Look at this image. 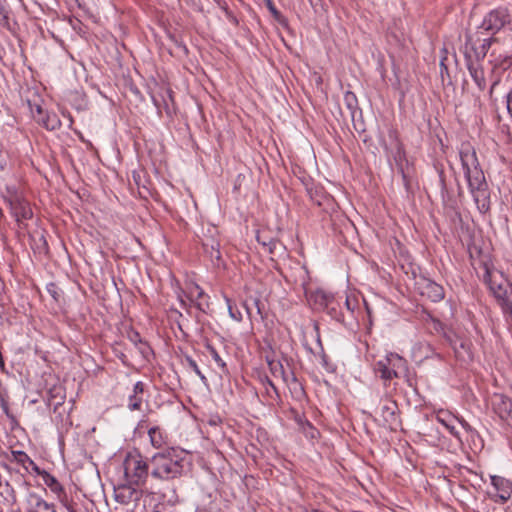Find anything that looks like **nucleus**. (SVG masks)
Wrapping results in <instances>:
<instances>
[{
  "instance_id": "34",
  "label": "nucleus",
  "mask_w": 512,
  "mask_h": 512,
  "mask_svg": "<svg viewBox=\"0 0 512 512\" xmlns=\"http://www.w3.org/2000/svg\"><path fill=\"white\" fill-rule=\"evenodd\" d=\"M29 106H30L31 114L35 120L37 117H44L45 112H44L43 108L41 107V105H39V104L31 105V103L29 102Z\"/></svg>"
},
{
  "instance_id": "15",
  "label": "nucleus",
  "mask_w": 512,
  "mask_h": 512,
  "mask_svg": "<svg viewBox=\"0 0 512 512\" xmlns=\"http://www.w3.org/2000/svg\"><path fill=\"white\" fill-rule=\"evenodd\" d=\"M145 388L146 385L142 381H138L134 384L132 393L128 396L127 407L130 411H139L142 409Z\"/></svg>"
},
{
  "instance_id": "42",
  "label": "nucleus",
  "mask_w": 512,
  "mask_h": 512,
  "mask_svg": "<svg viewBox=\"0 0 512 512\" xmlns=\"http://www.w3.org/2000/svg\"><path fill=\"white\" fill-rule=\"evenodd\" d=\"M507 110L512 116V89L510 90L508 96H507Z\"/></svg>"
},
{
  "instance_id": "9",
  "label": "nucleus",
  "mask_w": 512,
  "mask_h": 512,
  "mask_svg": "<svg viewBox=\"0 0 512 512\" xmlns=\"http://www.w3.org/2000/svg\"><path fill=\"white\" fill-rule=\"evenodd\" d=\"M217 230L215 227L207 229L206 233H203L201 237V243L204 252L209 256L211 261H219L221 258L220 243L216 238Z\"/></svg>"
},
{
  "instance_id": "21",
  "label": "nucleus",
  "mask_w": 512,
  "mask_h": 512,
  "mask_svg": "<svg viewBox=\"0 0 512 512\" xmlns=\"http://www.w3.org/2000/svg\"><path fill=\"white\" fill-rule=\"evenodd\" d=\"M11 212L17 222L22 220L30 219L33 215L32 209L29 203L21 200H15L10 203Z\"/></svg>"
},
{
  "instance_id": "30",
  "label": "nucleus",
  "mask_w": 512,
  "mask_h": 512,
  "mask_svg": "<svg viewBox=\"0 0 512 512\" xmlns=\"http://www.w3.org/2000/svg\"><path fill=\"white\" fill-rule=\"evenodd\" d=\"M148 435L150 438L151 445L154 448L159 449L165 444L163 434L158 427L150 428L148 431Z\"/></svg>"
},
{
  "instance_id": "5",
  "label": "nucleus",
  "mask_w": 512,
  "mask_h": 512,
  "mask_svg": "<svg viewBox=\"0 0 512 512\" xmlns=\"http://www.w3.org/2000/svg\"><path fill=\"white\" fill-rule=\"evenodd\" d=\"M375 421L391 431H397L402 426L401 413L398 404L389 396L380 399L374 410Z\"/></svg>"
},
{
  "instance_id": "22",
  "label": "nucleus",
  "mask_w": 512,
  "mask_h": 512,
  "mask_svg": "<svg viewBox=\"0 0 512 512\" xmlns=\"http://www.w3.org/2000/svg\"><path fill=\"white\" fill-rule=\"evenodd\" d=\"M0 497L3 505L7 507H13L17 503L16 491L8 481L0 484Z\"/></svg>"
},
{
  "instance_id": "35",
  "label": "nucleus",
  "mask_w": 512,
  "mask_h": 512,
  "mask_svg": "<svg viewBox=\"0 0 512 512\" xmlns=\"http://www.w3.org/2000/svg\"><path fill=\"white\" fill-rule=\"evenodd\" d=\"M186 361L188 363V365L190 366V368H192V370L202 379V380H205V376L202 374V372L200 371L197 363L195 360H193L191 357L187 356L186 357Z\"/></svg>"
},
{
  "instance_id": "23",
  "label": "nucleus",
  "mask_w": 512,
  "mask_h": 512,
  "mask_svg": "<svg viewBox=\"0 0 512 512\" xmlns=\"http://www.w3.org/2000/svg\"><path fill=\"white\" fill-rule=\"evenodd\" d=\"M11 455L13 460L22 465L26 470L31 467L37 474H41L39 467L24 451L13 450Z\"/></svg>"
},
{
  "instance_id": "17",
  "label": "nucleus",
  "mask_w": 512,
  "mask_h": 512,
  "mask_svg": "<svg viewBox=\"0 0 512 512\" xmlns=\"http://www.w3.org/2000/svg\"><path fill=\"white\" fill-rule=\"evenodd\" d=\"M421 295L429 298L432 302H439L444 298V289L441 285L431 280H424L420 287Z\"/></svg>"
},
{
  "instance_id": "10",
  "label": "nucleus",
  "mask_w": 512,
  "mask_h": 512,
  "mask_svg": "<svg viewBox=\"0 0 512 512\" xmlns=\"http://www.w3.org/2000/svg\"><path fill=\"white\" fill-rule=\"evenodd\" d=\"M266 359L269 370L274 378H279L286 384H289V381L291 380L292 384L299 388L298 394L300 396L304 395L303 388L299 384L293 372L287 373L283 364L279 360L270 359L269 357Z\"/></svg>"
},
{
  "instance_id": "8",
  "label": "nucleus",
  "mask_w": 512,
  "mask_h": 512,
  "mask_svg": "<svg viewBox=\"0 0 512 512\" xmlns=\"http://www.w3.org/2000/svg\"><path fill=\"white\" fill-rule=\"evenodd\" d=\"M137 486L130 484L125 481V483L114 486V499L120 505L127 506L132 502H137L141 493L136 489Z\"/></svg>"
},
{
  "instance_id": "32",
  "label": "nucleus",
  "mask_w": 512,
  "mask_h": 512,
  "mask_svg": "<svg viewBox=\"0 0 512 512\" xmlns=\"http://www.w3.org/2000/svg\"><path fill=\"white\" fill-rule=\"evenodd\" d=\"M47 292L51 295L56 303H61V301L64 299L63 291L55 283H50L47 285Z\"/></svg>"
},
{
  "instance_id": "46",
  "label": "nucleus",
  "mask_w": 512,
  "mask_h": 512,
  "mask_svg": "<svg viewBox=\"0 0 512 512\" xmlns=\"http://www.w3.org/2000/svg\"><path fill=\"white\" fill-rule=\"evenodd\" d=\"M461 424L464 428H469V425L465 421H461Z\"/></svg>"
},
{
  "instance_id": "18",
  "label": "nucleus",
  "mask_w": 512,
  "mask_h": 512,
  "mask_svg": "<svg viewBox=\"0 0 512 512\" xmlns=\"http://www.w3.org/2000/svg\"><path fill=\"white\" fill-rule=\"evenodd\" d=\"M387 365H390V368L393 372L395 378L407 377V361L395 353H390L386 356Z\"/></svg>"
},
{
  "instance_id": "7",
  "label": "nucleus",
  "mask_w": 512,
  "mask_h": 512,
  "mask_svg": "<svg viewBox=\"0 0 512 512\" xmlns=\"http://www.w3.org/2000/svg\"><path fill=\"white\" fill-rule=\"evenodd\" d=\"M509 26L512 29V19L506 8H497L490 11L483 19L479 30L496 34L502 28Z\"/></svg>"
},
{
  "instance_id": "31",
  "label": "nucleus",
  "mask_w": 512,
  "mask_h": 512,
  "mask_svg": "<svg viewBox=\"0 0 512 512\" xmlns=\"http://www.w3.org/2000/svg\"><path fill=\"white\" fill-rule=\"evenodd\" d=\"M206 349L208 350L209 354L211 355V357L214 359V361L216 362V364L218 365V367L223 371V372H227V366H226V363L223 361V359L220 357V355L218 354L217 350L210 344H207L206 345Z\"/></svg>"
},
{
  "instance_id": "29",
  "label": "nucleus",
  "mask_w": 512,
  "mask_h": 512,
  "mask_svg": "<svg viewBox=\"0 0 512 512\" xmlns=\"http://www.w3.org/2000/svg\"><path fill=\"white\" fill-rule=\"evenodd\" d=\"M331 318L335 319L338 322H344V314L340 309L339 303L335 300V298L328 304V306L324 309Z\"/></svg>"
},
{
  "instance_id": "13",
  "label": "nucleus",
  "mask_w": 512,
  "mask_h": 512,
  "mask_svg": "<svg viewBox=\"0 0 512 512\" xmlns=\"http://www.w3.org/2000/svg\"><path fill=\"white\" fill-rule=\"evenodd\" d=\"M481 60H475L472 58H465L466 67L470 72L472 79L479 88L483 91L487 87L486 78L484 76L483 68L480 65Z\"/></svg>"
},
{
  "instance_id": "43",
  "label": "nucleus",
  "mask_w": 512,
  "mask_h": 512,
  "mask_svg": "<svg viewBox=\"0 0 512 512\" xmlns=\"http://www.w3.org/2000/svg\"><path fill=\"white\" fill-rule=\"evenodd\" d=\"M444 60H445V58H443L440 62V74H441V77L443 80H444V73L448 74V68L444 64Z\"/></svg>"
},
{
  "instance_id": "4",
  "label": "nucleus",
  "mask_w": 512,
  "mask_h": 512,
  "mask_svg": "<svg viewBox=\"0 0 512 512\" xmlns=\"http://www.w3.org/2000/svg\"><path fill=\"white\" fill-rule=\"evenodd\" d=\"M483 280L494 297L499 301L502 311L506 315L507 322L512 324V302L507 298L508 281L502 273L492 271L488 267H485Z\"/></svg>"
},
{
  "instance_id": "44",
  "label": "nucleus",
  "mask_w": 512,
  "mask_h": 512,
  "mask_svg": "<svg viewBox=\"0 0 512 512\" xmlns=\"http://www.w3.org/2000/svg\"><path fill=\"white\" fill-rule=\"evenodd\" d=\"M265 383H267V385L269 387L272 388V390L276 393V395L278 396V391H277V388L275 386V384L268 378V377H265Z\"/></svg>"
},
{
  "instance_id": "2",
  "label": "nucleus",
  "mask_w": 512,
  "mask_h": 512,
  "mask_svg": "<svg viewBox=\"0 0 512 512\" xmlns=\"http://www.w3.org/2000/svg\"><path fill=\"white\" fill-rule=\"evenodd\" d=\"M184 464V458L175 449L157 452L150 457V477L175 493V482L183 477Z\"/></svg>"
},
{
  "instance_id": "50",
  "label": "nucleus",
  "mask_w": 512,
  "mask_h": 512,
  "mask_svg": "<svg viewBox=\"0 0 512 512\" xmlns=\"http://www.w3.org/2000/svg\"><path fill=\"white\" fill-rule=\"evenodd\" d=\"M458 194H459V196L462 194V189L461 188H459Z\"/></svg>"
},
{
  "instance_id": "26",
  "label": "nucleus",
  "mask_w": 512,
  "mask_h": 512,
  "mask_svg": "<svg viewBox=\"0 0 512 512\" xmlns=\"http://www.w3.org/2000/svg\"><path fill=\"white\" fill-rule=\"evenodd\" d=\"M46 500H44L40 495H38L37 493H34V492H30L26 499H25V502H26V505H27V508H26V512H35V511H39L42 507V505L44 504Z\"/></svg>"
},
{
  "instance_id": "41",
  "label": "nucleus",
  "mask_w": 512,
  "mask_h": 512,
  "mask_svg": "<svg viewBox=\"0 0 512 512\" xmlns=\"http://www.w3.org/2000/svg\"><path fill=\"white\" fill-rule=\"evenodd\" d=\"M268 8L269 10L271 11V13L275 16L276 19L279 20V18L281 17L280 13L278 12V10L273 6V4L271 3V1H268Z\"/></svg>"
},
{
  "instance_id": "48",
  "label": "nucleus",
  "mask_w": 512,
  "mask_h": 512,
  "mask_svg": "<svg viewBox=\"0 0 512 512\" xmlns=\"http://www.w3.org/2000/svg\"><path fill=\"white\" fill-rule=\"evenodd\" d=\"M444 335H445V337L447 338V340H448L450 343H452V339H451V337H450V336H448L447 334H444Z\"/></svg>"
},
{
  "instance_id": "24",
  "label": "nucleus",
  "mask_w": 512,
  "mask_h": 512,
  "mask_svg": "<svg viewBox=\"0 0 512 512\" xmlns=\"http://www.w3.org/2000/svg\"><path fill=\"white\" fill-rule=\"evenodd\" d=\"M65 400V393L62 386H53L48 391V404L53 406L54 411L61 406Z\"/></svg>"
},
{
  "instance_id": "40",
  "label": "nucleus",
  "mask_w": 512,
  "mask_h": 512,
  "mask_svg": "<svg viewBox=\"0 0 512 512\" xmlns=\"http://www.w3.org/2000/svg\"><path fill=\"white\" fill-rule=\"evenodd\" d=\"M35 512H57L55 505L53 503H48L47 501L44 502L41 509L39 511Z\"/></svg>"
},
{
  "instance_id": "45",
  "label": "nucleus",
  "mask_w": 512,
  "mask_h": 512,
  "mask_svg": "<svg viewBox=\"0 0 512 512\" xmlns=\"http://www.w3.org/2000/svg\"><path fill=\"white\" fill-rule=\"evenodd\" d=\"M130 338L134 342H136L137 340H139V342H141L140 336H139V334L137 332H133V335Z\"/></svg>"
},
{
  "instance_id": "1",
  "label": "nucleus",
  "mask_w": 512,
  "mask_h": 512,
  "mask_svg": "<svg viewBox=\"0 0 512 512\" xmlns=\"http://www.w3.org/2000/svg\"><path fill=\"white\" fill-rule=\"evenodd\" d=\"M459 155L468 187L477 208L481 213H486L491 206L490 192L476 151L469 143H463Z\"/></svg>"
},
{
  "instance_id": "37",
  "label": "nucleus",
  "mask_w": 512,
  "mask_h": 512,
  "mask_svg": "<svg viewBox=\"0 0 512 512\" xmlns=\"http://www.w3.org/2000/svg\"><path fill=\"white\" fill-rule=\"evenodd\" d=\"M438 420L448 429V431L455 437L459 438V432L456 430L455 426L450 425L448 422H446L443 418L440 416L437 417Z\"/></svg>"
},
{
  "instance_id": "39",
  "label": "nucleus",
  "mask_w": 512,
  "mask_h": 512,
  "mask_svg": "<svg viewBox=\"0 0 512 512\" xmlns=\"http://www.w3.org/2000/svg\"><path fill=\"white\" fill-rule=\"evenodd\" d=\"M197 291H198V295H197V298H198V301L196 303V306L199 310L201 311H205V307H204V303L202 301V298L204 296V292L199 288L197 287Z\"/></svg>"
},
{
  "instance_id": "6",
  "label": "nucleus",
  "mask_w": 512,
  "mask_h": 512,
  "mask_svg": "<svg viewBox=\"0 0 512 512\" xmlns=\"http://www.w3.org/2000/svg\"><path fill=\"white\" fill-rule=\"evenodd\" d=\"M483 31L478 30L474 33L467 32L465 35V43L461 48L464 58H472L475 60H483L491 46L493 39L482 38Z\"/></svg>"
},
{
  "instance_id": "16",
  "label": "nucleus",
  "mask_w": 512,
  "mask_h": 512,
  "mask_svg": "<svg viewBox=\"0 0 512 512\" xmlns=\"http://www.w3.org/2000/svg\"><path fill=\"white\" fill-rule=\"evenodd\" d=\"M343 103L346 108V112L341 111L342 117L344 120L349 119L354 122L356 114H361L356 95L351 91H346L344 94Z\"/></svg>"
},
{
  "instance_id": "38",
  "label": "nucleus",
  "mask_w": 512,
  "mask_h": 512,
  "mask_svg": "<svg viewBox=\"0 0 512 512\" xmlns=\"http://www.w3.org/2000/svg\"><path fill=\"white\" fill-rule=\"evenodd\" d=\"M345 306L349 312L353 313L355 307L357 306V300L347 296L345 300Z\"/></svg>"
},
{
  "instance_id": "14",
  "label": "nucleus",
  "mask_w": 512,
  "mask_h": 512,
  "mask_svg": "<svg viewBox=\"0 0 512 512\" xmlns=\"http://www.w3.org/2000/svg\"><path fill=\"white\" fill-rule=\"evenodd\" d=\"M43 476L44 483L50 488V490L58 496L60 501L64 504V506L68 509L69 512H74L71 505L67 502V496L64 492L62 485L58 482V480L51 474L46 471H41Z\"/></svg>"
},
{
  "instance_id": "19",
  "label": "nucleus",
  "mask_w": 512,
  "mask_h": 512,
  "mask_svg": "<svg viewBox=\"0 0 512 512\" xmlns=\"http://www.w3.org/2000/svg\"><path fill=\"white\" fill-rule=\"evenodd\" d=\"M394 160H395L397 169L402 176L403 184H404L406 190H409L410 189V164L406 160L405 153L400 148L397 149V152L394 156Z\"/></svg>"
},
{
  "instance_id": "20",
  "label": "nucleus",
  "mask_w": 512,
  "mask_h": 512,
  "mask_svg": "<svg viewBox=\"0 0 512 512\" xmlns=\"http://www.w3.org/2000/svg\"><path fill=\"white\" fill-rule=\"evenodd\" d=\"M434 356L439 357V354L435 352L433 347L426 342L416 343L412 348V357L416 362H423L425 359L432 358Z\"/></svg>"
},
{
  "instance_id": "3",
  "label": "nucleus",
  "mask_w": 512,
  "mask_h": 512,
  "mask_svg": "<svg viewBox=\"0 0 512 512\" xmlns=\"http://www.w3.org/2000/svg\"><path fill=\"white\" fill-rule=\"evenodd\" d=\"M125 481L143 487L150 477V458L145 459L140 453H128L123 461Z\"/></svg>"
},
{
  "instance_id": "27",
  "label": "nucleus",
  "mask_w": 512,
  "mask_h": 512,
  "mask_svg": "<svg viewBox=\"0 0 512 512\" xmlns=\"http://www.w3.org/2000/svg\"><path fill=\"white\" fill-rule=\"evenodd\" d=\"M374 370L384 381H389L395 378L390 365H387L386 357L376 362Z\"/></svg>"
},
{
  "instance_id": "11",
  "label": "nucleus",
  "mask_w": 512,
  "mask_h": 512,
  "mask_svg": "<svg viewBox=\"0 0 512 512\" xmlns=\"http://www.w3.org/2000/svg\"><path fill=\"white\" fill-rule=\"evenodd\" d=\"M491 484L494 492H490L489 495L496 501L504 503L511 497L512 482L501 477L491 476Z\"/></svg>"
},
{
  "instance_id": "49",
  "label": "nucleus",
  "mask_w": 512,
  "mask_h": 512,
  "mask_svg": "<svg viewBox=\"0 0 512 512\" xmlns=\"http://www.w3.org/2000/svg\"><path fill=\"white\" fill-rule=\"evenodd\" d=\"M460 347L465 348V344L463 342H461Z\"/></svg>"
},
{
  "instance_id": "36",
  "label": "nucleus",
  "mask_w": 512,
  "mask_h": 512,
  "mask_svg": "<svg viewBox=\"0 0 512 512\" xmlns=\"http://www.w3.org/2000/svg\"><path fill=\"white\" fill-rule=\"evenodd\" d=\"M5 0L0 1V23L7 24L8 23V15L4 5Z\"/></svg>"
},
{
  "instance_id": "28",
  "label": "nucleus",
  "mask_w": 512,
  "mask_h": 512,
  "mask_svg": "<svg viewBox=\"0 0 512 512\" xmlns=\"http://www.w3.org/2000/svg\"><path fill=\"white\" fill-rule=\"evenodd\" d=\"M36 121L48 130H55L60 127V121L55 114L45 113L44 117H37Z\"/></svg>"
},
{
  "instance_id": "47",
  "label": "nucleus",
  "mask_w": 512,
  "mask_h": 512,
  "mask_svg": "<svg viewBox=\"0 0 512 512\" xmlns=\"http://www.w3.org/2000/svg\"><path fill=\"white\" fill-rule=\"evenodd\" d=\"M435 325V329H438L437 327H440L442 329V324L440 322H436Z\"/></svg>"
},
{
  "instance_id": "12",
  "label": "nucleus",
  "mask_w": 512,
  "mask_h": 512,
  "mask_svg": "<svg viewBox=\"0 0 512 512\" xmlns=\"http://www.w3.org/2000/svg\"><path fill=\"white\" fill-rule=\"evenodd\" d=\"M494 412L508 424L512 421V400L504 394H494L492 397Z\"/></svg>"
},
{
  "instance_id": "33",
  "label": "nucleus",
  "mask_w": 512,
  "mask_h": 512,
  "mask_svg": "<svg viewBox=\"0 0 512 512\" xmlns=\"http://www.w3.org/2000/svg\"><path fill=\"white\" fill-rule=\"evenodd\" d=\"M263 246L267 247L269 253L273 254L276 250L282 249L283 246L278 240H271L268 243L261 242Z\"/></svg>"
},
{
  "instance_id": "25",
  "label": "nucleus",
  "mask_w": 512,
  "mask_h": 512,
  "mask_svg": "<svg viewBox=\"0 0 512 512\" xmlns=\"http://www.w3.org/2000/svg\"><path fill=\"white\" fill-rule=\"evenodd\" d=\"M333 299L334 296L332 294L321 289L316 290L314 293L311 294V300L313 301L317 309L324 310Z\"/></svg>"
}]
</instances>
